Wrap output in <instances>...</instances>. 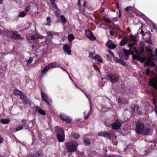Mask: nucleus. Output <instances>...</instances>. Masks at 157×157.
I'll use <instances>...</instances> for the list:
<instances>
[{
  "label": "nucleus",
  "instance_id": "obj_1",
  "mask_svg": "<svg viewBox=\"0 0 157 157\" xmlns=\"http://www.w3.org/2000/svg\"><path fill=\"white\" fill-rule=\"evenodd\" d=\"M77 142L75 141H71L67 142L65 146L68 152H71L75 151L77 149V147L78 146Z\"/></svg>",
  "mask_w": 157,
  "mask_h": 157
},
{
  "label": "nucleus",
  "instance_id": "obj_2",
  "mask_svg": "<svg viewBox=\"0 0 157 157\" xmlns=\"http://www.w3.org/2000/svg\"><path fill=\"white\" fill-rule=\"evenodd\" d=\"M6 33L10 34V37L12 39L15 40H23L24 38L22 37L18 33L17 31H10L7 30Z\"/></svg>",
  "mask_w": 157,
  "mask_h": 157
},
{
  "label": "nucleus",
  "instance_id": "obj_3",
  "mask_svg": "<svg viewBox=\"0 0 157 157\" xmlns=\"http://www.w3.org/2000/svg\"><path fill=\"white\" fill-rule=\"evenodd\" d=\"M119 75L116 74H108L107 75L108 79L109 80L112 84L117 82L119 78Z\"/></svg>",
  "mask_w": 157,
  "mask_h": 157
},
{
  "label": "nucleus",
  "instance_id": "obj_4",
  "mask_svg": "<svg viewBox=\"0 0 157 157\" xmlns=\"http://www.w3.org/2000/svg\"><path fill=\"white\" fill-rule=\"evenodd\" d=\"M123 123V122L120 120H117L109 124L108 127L110 128H120Z\"/></svg>",
  "mask_w": 157,
  "mask_h": 157
},
{
  "label": "nucleus",
  "instance_id": "obj_5",
  "mask_svg": "<svg viewBox=\"0 0 157 157\" xmlns=\"http://www.w3.org/2000/svg\"><path fill=\"white\" fill-rule=\"evenodd\" d=\"M135 131L138 134L143 135L148 134L151 132L149 128H136Z\"/></svg>",
  "mask_w": 157,
  "mask_h": 157
},
{
  "label": "nucleus",
  "instance_id": "obj_6",
  "mask_svg": "<svg viewBox=\"0 0 157 157\" xmlns=\"http://www.w3.org/2000/svg\"><path fill=\"white\" fill-rule=\"evenodd\" d=\"M20 98L26 105H29L31 106V101L29 100L28 97L24 94L20 95Z\"/></svg>",
  "mask_w": 157,
  "mask_h": 157
},
{
  "label": "nucleus",
  "instance_id": "obj_7",
  "mask_svg": "<svg viewBox=\"0 0 157 157\" xmlns=\"http://www.w3.org/2000/svg\"><path fill=\"white\" fill-rule=\"evenodd\" d=\"M131 107L132 110L134 111V112H136L138 115H142L143 113L142 110L139 108V107L138 105H132Z\"/></svg>",
  "mask_w": 157,
  "mask_h": 157
},
{
  "label": "nucleus",
  "instance_id": "obj_8",
  "mask_svg": "<svg viewBox=\"0 0 157 157\" xmlns=\"http://www.w3.org/2000/svg\"><path fill=\"white\" fill-rule=\"evenodd\" d=\"M60 117L62 120L67 123H69L71 122L72 121V119L71 117L64 115H60Z\"/></svg>",
  "mask_w": 157,
  "mask_h": 157
},
{
  "label": "nucleus",
  "instance_id": "obj_9",
  "mask_svg": "<svg viewBox=\"0 0 157 157\" xmlns=\"http://www.w3.org/2000/svg\"><path fill=\"white\" fill-rule=\"evenodd\" d=\"M99 136H104L107 138L110 139L111 137V135L105 131H102L98 133Z\"/></svg>",
  "mask_w": 157,
  "mask_h": 157
},
{
  "label": "nucleus",
  "instance_id": "obj_10",
  "mask_svg": "<svg viewBox=\"0 0 157 157\" xmlns=\"http://www.w3.org/2000/svg\"><path fill=\"white\" fill-rule=\"evenodd\" d=\"M63 50L67 52L68 55H71V47L69 45L67 44H64L63 48Z\"/></svg>",
  "mask_w": 157,
  "mask_h": 157
},
{
  "label": "nucleus",
  "instance_id": "obj_11",
  "mask_svg": "<svg viewBox=\"0 0 157 157\" xmlns=\"http://www.w3.org/2000/svg\"><path fill=\"white\" fill-rule=\"evenodd\" d=\"M106 45L109 48L113 49L116 48V45L113 43L112 40H109L106 43Z\"/></svg>",
  "mask_w": 157,
  "mask_h": 157
},
{
  "label": "nucleus",
  "instance_id": "obj_12",
  "mask_svg": "<svg viewBox=\"0 0 157 157\" xmlns=\"http://www.w3.org/2000/svg\"><path fill=\"white\" fill-rule=\"evenodd\" d=\"M41 93L42 99L45 101L48 105H50L49 99L48 98V97L47 94L42 91H41Z\"/></svg>",
  "mask_w": 157,
  "mask_h": 157
},
{
  "label": "nucleus",
  "instance_id": "obj_13",
  "mask_svg": "<svg viewBox=\"0 0 157 157\" xmlns=\"http://www.w3.org/2000/svg\"><path fill=\"white\" fill-rule=\"evenodd\" d=\"M34 110L36 112H38L39 113L43 115H45L46 114L45 112L43 110L40 109V107L38 106H36L33 108Z\"/></svg>",
  "mask_w": 157,
  "mask_h": 157
},
{
  "label": "nucleus",
  "instance_id": "obj_14",
  "mask_svg": "<svg viewBox=\"0 0 157 157\" xmlns=\"http://www.w3.org/2000/svg\"><path fill=\"white\" fill-rule=\"evenodd\" d=\"M149 84L155 89H156L157 88V81L154 79L150 80Z\"/></svg>",
  "mask_w": 157,
  "mask_h": 157
},
{
  "label": "nucleus",
  "instance_id": "obj_15",
  "mask_svg": "<svg viewBox=\"0 0 157 157\" xmlns=\"http://www.w3.org/2000/svg\"><path fill=\"white\" fill-rule=\"evenodd\" d=\"M136 128H146L144 126V124L140 120H138L135 123Z\"/></svg>",
  "mask_w": 157,
  "mask_h": 157
},
{
  "label": "nucleus",
  "instance_id": "obj_16",
  "mask_svg": "<svg viewBox=\"0 0 157 157\" xmlns=\"http://www.w3.org/2000/svg\"><path fill=\"white\" fill-rule=\"evenodd\" d=\"M21 125L19 126L18 128H27L28 125L27 124V121L26 119H22L21 120Z\"/></svg>",
  "mask_w": 157,
  "mask_h": 157
},
{
  "label": "nucleus",
  "instance_id": "obj_17",
  "mask_svg": "<svg viewBox=\"0 0 157 157\" xmlns=\"http://www.w3.org/2000/svg\"><path fill=\"white\" fill-rule=\"evenodd\" d=\"M56 132H57V135L59 134L60 135L64 136V131L63 128H56Z\"/></svg>",
  "mask_w": 157,
  "mask_h": 157
},
{
  "label": "nucleus",
  "instance_id": "obj_18",
  "mask_svg": "<svg viewBox=\"0 0 157 157\" xmlns=\"http://www.w3.org/2000/svg\"><path fill=\"white\" fill-rule=\"evenodd\" d=\"M128 38L126 37H124L122 39L119 43L120 46H122L126 44L128 42Z\"/></svg>",
  "mask_w": 157,
  "mask_h": 157
},
{
  "label": "nucleus",
  "instance_id": "obj_19",
  "mask_svg": "<svg viewBox=\"0 0 157 157\" xmlns=\"http://www.w3.org/2000/svg\"><path fill=\"white\" fill-rule=\"evenodd\" d=\"M92 58L95 60H98V61L100 63H103V60L102 59L101 57L100 56L98 55H96L92 57Z\"/></svg>",
  "mask_w": 157,
  "mask_h": 157
},
{
  "label": "nucleus",
  "instance_id": "obj_20",
  "mask_svg": "<svg viewBox=\"0 0 157 157\" xmlns=\"http://www.w3.org/2000/svg\"><path fill=\"white\" fill-rule=\"evenodd\" d=\"M146 49L147 51L150 54L151 56H153V52L152 49L151 48V47L150 45H149L146 47Z\"/></svg>",
  "mask_w": 157,
  "mask_h": 157
},
{
  "label": "nucleus",
  "instance_id": "obj_21",
  "mask_svg": "<svg viewBox=\"0 0 157 157\" xmlns=\"http://www.w3.org/2000/svg\"><path fill=\"white\" fill-rule=\"evenodd\" d=\"M13 94L15 95H19L20 97L21 95L24 94L22 91L18 90L17 89L13 90Z\"/></svg>",
  "mask_w": 157,
  "mask_h": 157
},
{
  "label": "nucleus",
  "instance_id": "obj_22",
  "mask_svg": "<svg viewBox=\"0 0 157 157\" xmlns=\"http://www.w3.org/2000/svg\"><path fill=\"white\" fill-rule=\"evenodd\" d=\"M56 65V63L55 62H54L48 64V66L50 69L56 67H57Z\"/></svg>",
  "mask_w": 157,
  "mask_h": 157
},
{
  "label": "nucleus",
  "instance_id": "obj_23",
  "mask_svg": "<svg viewBox=\"0 0 157 157\" xmlns=\"http://www.w3.org/2000/svg\"><path fill=\"white\" fill-rule=\"evenodd\" d=\"M64 136L63 135H60L59 134L57 135V137L59 141L60 142H63L64 140Z\"/></svg>",
  "mask_w": 157,
  "mask_h": 157
},
{
  "label": "nucleus",
  "instance_id": "obj_24",
  "mask_svg": "<svg viewBox=\"0 0 157 157\" xmlns=\"http://www.w3.org/2000/svg\"><path fill=\"white\" fill-rule=\"evenodd\" d=\"M128 46L130 47L129 49L128 50L129 51V54H130L131 55H133L134 54V52L133 51V49H132L133 48L132 44L131 43H129L128 44Z\"/></svg>",
  "mask_w": 157,
  "mask_h": 157
},
{
  "label": "nucleus",
  "instance_id": "obj_25",
  "mask_svg": "<svg viewBox=\"0 0 157 157\" xmlns=\"http://www.w3.org/2000/svg\"><path fill=\"white\" fill-rule=\"evenodd\" d=\"M124 54L125 55V59L127 60L128 59V56L129 55V51L127 49H124L123 50Z\"/></svg>",
  "mask_w": 157,
  "mask_h": 157
},
{
  "label": "nucleus",
  "instance_id": "obj_26",
  "mask_svg": "<svg viewBox=\"0 0 157 157\" xmlns=\"http://www.w3.org/2000/svg\"><path fill=\"white\" fill-rule=\"evenodd\" d=\"M67 39L68 41L69 42H71L75 39V37L73 34H70L68 35Z\"/></svg>",
  "mask_w": 157,
  "mask_h": 157
},
{
  "label": "nucleus",
  "instance_id": "obj_27",
  "mask_svg": "<svg viewBox=\"0 0 157 157\" xmlns=\"http://www.w3.org/2000/svg\"><path fill=\"white\" fill-rule=\"evenodd\" d=\"M85 33L87 37H89L90 36L92 35L93 33L89 29H87L85 31Z\"/></svg>",
  "mask_w": 157,
  "mask_h": 157
},
{
  "label": "nucleus",
  "instance_id": "obj_28",
  "mask_svg": "<svg viewBox=\"0 0 157 157\" xmlns=\"http://www.w3.org/2000/svg\"><path fill=\"white\" fill-rule=\"evenodd\" d=\"M3 124H7L9 123L10 120L9 119H2L0 121Z\"/></svg>",
  "mask_w": 157,
  "mask_h": 157
},
{
  "label": "nucleus",
  "instance_id": "obj_29",
  "mask_svg": "<svg viewBox=\"0 0 157 157\" xmlns=\"http://www.w3.org/2000/svg\"><path fill=\"white\" fill-rule=\"evenodd\" d=\"M27 14L26 12L23 11H21L18 15V16L20 17H24Z\"/></svg>",
  "mask_w": 157,
  "mask_h": 157
},
{
  "label": "nucleus",
  "instance_id": "obj_30",
  "mask_svg": "<svg viewBox=\"0 0 157 157\" xmlns=\"http://www.w3.org/2000/svg\"><path fill=\"white\" fill-rule=\"evenodd\" d=\"M138 52V53L137 54L139 55H141L144 52V47L143 46H140V50Z\"/></svg>",
  "mask_w": 157,
  "mask_h": 157
},
{
  "label": "nucleus",
  "instance_id": "obj_31",
  "mask_svg": "<svg viewBox=\"0 0 157 157\" xmlns=\"http://www.w3.org/2000/svg\"><path fill=\"white\" fill-rule=\"evenodd\" d=\"M46 19L47 22L45 24V25L50 26L51 22V18L49 17H47Z\"/></svg>",
  "mask_w": 157,
  "mask_h": 157
},
{
  "label": "nucleus",
  "instance_id": "obj_32",
  "mask_svg": "<svg viewBox=\"0 0 157 157\" xmlns=\"http://www.w3.org/2000/svg\"><path fill=\"white\" fill-rule=\"evenodd\" d=\"M49 68L47 65V66H46L42 71L41 73H44L46 72L47 71H48L49 70Z\"/></svg>",
  "mask_w": 157,
  "mask_h": 157
},
{
  "label": "nucleus",
  "instance_id": "obj_33",
  "mask_svg": "<svg viewBox=\"0 0 157 157\" xmlns=\"http://www.w3.org/2000/svg\"><path fill=\"white\" fill-rule=\"evenodd\" d=\"M84 143L86 145H89L90 144V143L89 139L85 138L84 140Z\"/></svg>",
  "mask_w": 157,
  "mask_h": 157
},
{
  "label": "nucleus",
  "instance_id": "obj_34",
  "mask_svg": "<svg viewBox=\"0 0 157 157\" xmlns=\"http://www.w3.org/2000/svg\"><path fill=\"white\" fill-rule=\"evenodd\" d=\"M116 61L117 62L120 63L122 65L124 66H125L126 64V63L125 62L122 60L121 61L120 59H116Z\"/></svg>",
  "mask_w": 157,
  "mask_h": 157
},
{
  "label": "nucleus",
  "instance_id": "obj_35",
  "mask_svg": "<svg viewBox=\"0 0 157 157\" xmlns=\"http://www.w3.org/2000/svg\"><path fill=\"white\" fill-rule=\"evenodd\" d=\"M103 19L107 23H111V21L109 17L106 18L105 17H104Z\"/></svg>",
  "mask_w": 157,
  "mask_h": 157
},
{
  "label": "nucleus",
  "instance_id": "obj_36",
  "mask_svg": "<svg viewBox=\"0 0 157 157\" xmlns=\"http://www.w3.org/2000/svg\"><path fill=\"white\" fill-rule=\"evenodd\" d=\"M90 40H96V37L92 34L89 37H88Z\"/></svg>",
  "mask_w": 157,
  "mask_h": 157
},
{
  "label": "nucleus",
  "instance_id": "obj_37",
  "mask_svg": "<svg viewBox=\"0 0 157 157\" xmlns=\"http://www.w3.org/2000/svg\"><path fill=\"white\" fill-rule=\"evenodd\" d=\"M60 17L61 18V20L63 23H65L66 22V19L63 16L61 15L60 16Z\"/></svg>",
  "mask_w": 157,
  "mask_h": 157
},
{
  "label": "nucleus",
  "instance_id": "obj_38",
  "mask_svg": "<svg viewBox=\"0 0 157 157\" xmlns=\"http://www.w3.org/2000/svg\"><path fill=\"white\" fill-rule=\"evenodd\" d=\"M90 113V112H89V113H88L87 114H86V111H85L84 113V117L85 119H87L89 117Z\"/></svg>",
  "mask_w": 157,
  "mask_h": 157
},
{
  "label": "nucleus",
  "instance_id": "obj_39",
  "mask_svg": "<svg viewBox=\"0 0 157 157\" xmlns=\"http://www.w3.org/2000/svg\"><path fill=\"white\" fill-rule=\"evenodd\" d=\"M152 27L153 29L155 30L156 33H157V27L156 25L153 23L152 24Z\"/></svg>",
  "mask_w": 157,
  "mask_h": 157
},
{
  "label": "nucleus",
  "instance_id": "obj_40",
  "mask_svg": "<svg viewBox=\"0 0 157 157\" xmlns=\"http://www.w3.org/2000/svg\"><path fill=\"white\" fill-rule=\"evenodd\" d=\"M132 7L131 6H128L125 8V11L128 12L129 11H131Z\"/></svg>",
  "mask_w": 157,
  "mask_h": 157
},
{
  "label": "nucleus",
  "instance_id": "obj_41",
  "mask_svg": "<svg viewBox=\"0 0 157 157\" xmlns=\"http://www.w3.org/2000/svg\"><path fill=\"white\" fill-rule=\"evenodd\" d=\"M30 9V6L29 5H28L27 6L25 9V11L26 12H29Z\"/></svg>",
  "mask_w": 157,
  "mask_h": 157
},
{
  "label": "nucleus",
  "instance_id": "obj_42",
  "mask_svg": "<svg viewBox=\"0 0 157 157\" xmlns=\"http://www.w3.org/2000/svg\"><path fill=\"white\" fill-rule=\"evenodd\" d=\"M108 53L109 54H111L113 57L115 59V58H117V57H115V56L114 55L113 52H112L111 50L109 49L108 50Z\"/></svg>",
  "mask_w": 157,
  "mask_h": 157
},
{
  "label": "nucleus",
  "instance_id": "obj_43",
  "mask_svg": "<svg viewBox=\"0 0 157 157\" xmlns=\"http://www.w3.org/2000/svg\"><path fill=\"white\" fill-rule=\"evenodd\" d=\"M118 31H119V35L122 36L124 34V32L121 30L120 29H118Z\"/></svg>",
  "mask_w": 157,
  "mask_h": 157
},
{
  "label": "nucleus",
  "instance_id": "obj_44",
  "mask_svg": "<svg viewBox=\"0 0 157 157\" xmlns=\"http://www.w3.org/2000/svg\"><path fill=\"white\" fill-rule=\"evenodd\" d=\"M142 59L139 56H138L137 60L138 61H140L141 63L144 62V60H142Z\"/></svg>",
  "mask_w": 157,
  "mask_h": 157
},
{
  "label": "nucleus",
  "instance_id": "obj_45",
  "mask_svg": "<svg viewBox=\"0 0 157 157\" xmlns=\"http://www.w3.org/2000/svg\"><path fill=\"white\" fill-rule=\"evenodd\" d=\"M93 67L94 69L97 71H98L100 72V70L98 68V67L96 65L94 64L93 65Z\"/></svg>",
  "mask_w": 157,
  "mask_h": 157
},
{
  "label": "nucleus",
  "instance_id": "obj_46",
  "mask_svg": "<svg viewBox=\"0 0 157 157\" xmlns=\"http://www.w3.org/2000/svg\"><path fill=\"white\" fill-rule=\"evenodd\" d=\"M133 51L134 52H135V53H136L137 54H138V51L137 50V48L136 47H133V48H132Z\"/></svg>",
  "mask_w": 157,
  "mask_h": 157
},
{
  "label": "nucleus",
  "instance_id": "obj_47",
  "mask_svg": "<svg viewBox=\"0 0 157 157\" xmlns=\"http://www.w3.org/2000/svg\"><path fill=\"white\" fill-rule=\"evenodd\" d=\"M150 72V70L149 68H147L146 71V74L147 75H149Z\"/></svg>",
  "mask_w": 157,
  "mask_h": 157
},
{
  "label": "nucleus",
  "instance_id": "obj_48",
  "mask_svg": "<svg viewBox=\"0 0 157 157\" xmlns=\"http://www.w3.org/2000/svg\"><path fill=\"white\" fill-rule=\"evenodd\" d=\"M47 34L49 36H50L51 37L53 36V34L52 32H51V31H48L47 32Z\"/></svg>",
  "mask_w": 157,
  "mask_h": 157
},
{
  "label": "nucleus",
  "instance_id": "obj_49",
  "mask_svg": "<svg viewBox=\"0 0 157 157\" xmlns=\"http://www.w3.org/2000/svg\"><path fill=\"white\" fill-rule=\"evenodd\" d=\"M28 157H38L37 155L36 154H29Z\"/></svg>",
  "mask_w": 157,
  "mask_h": 157
},
{
  "label": "nucleus",
  "instance_id": "obj_50",
  "mask_svg": "<svg viewBox=\"0 0 157 157\" xmlns=\"http://www.w3.org/2000/svg\"><path fill=\"white\" fill-rule=\"evenodd\" d=\"M73 136L74 137L75 139H78L79 137V135L78 134L76 133L74 134Z\"/></svg>",
  "mask_w": 157,
  "mask_h": 157
},
{
  "label": "nucleus",
  "instance_id": "obj_51",
  "mask_svg": "<svg viewBox=\"0 0 157 157\" xmlns=\"http://www.w3.org/2000/svg\"><path fill=\"white\" fill-rule=\"evenodd\" d=\"M32 61L33 59L30 58L27 62V64L28 65L32 63Z\"/></svg>",
  "mask_w": 157,
  "mask_h": 157
},
{
  "label": "nucleus",
  "instance_id": "obj_52",
  "mask_svg": "<svg viewBox=\"0 0 157 157\" xmlns=\"http://www.w3.org/2000/svg\"><path fill=\"white\" fill-rule=\"evenodd\" d=\"M3 139L0 135V144L2 143H3Z\"/></svg>",
  "mask_w": 157,
  "mask_h": 157
},
{
  "label": "nucleus",
  "instance_id": "obj_53",
  "mask_svg": "<svg viewBox=\"0 0 157 157\" xmlns=\"http://www.w3.org/2000/svg\"><path fill=\"white\" fill-rule=\"evenodd\" d=\"M51 1V5H52L54 4H55V0H49Z\"/></svg>",
  "mask_w": 157,
  "mask_h": 157
},
{
  "label": "nucleus",
  "instance_id": "obj_54",
  "mask_svg": "<svg viewBox=\"0 0 157 157\" xmlns=\"http://www.w3.org/2000/svg\"><path fill=\"white\" fill-rule=\"evenodd\" d=\"M140 33L141 34V35H142V36H144L145 35V34L144 33V32L143 30H142V29L141 30V32H140Z\"/></svg>",
  "mask_w": 157,
  "mask_h": 157
},
{
  "label": "nucleus",
  "instance_id": "obj_55",
  "mask_svg": "<svg viewBox=\"0 0 157 157\" xmlns=\"http://www.w3.org/2000/svg\"><path fill=\"white\" fill-rule=\"evenodd\" d=\"M36 39L35 36V35H32L31 36V40H35Z\"/></svg>",
  "mask_w": 157,
  "mask_h": 157
},
{
  "label": "nucleus",
  "instance_id": "obj_56",
  "mask_svg": "<svg viewBox=\"0 0 157 157\" xmlns=\"http://www.w3.org/2000/svg\"><path fill=\"white\" fill-rule=\"evenodd\" d=\"M138 56L136 55H133L132 56V58L134 60L137 59Z\"/></svg>",
  "mask_w": 157,
  "mask_h": 157
},
{
  "label": "nucleus",
  "instance_id": "obj_57",
  "mask_svg": "<svg viewBox=\"0 0 157 157\" xmlns=\"http://www.w3.org/2000/svg\"><path fill=\"white\" fill-rule=\"evenodd\" d=\"M109 33L111 36H113L114 35V32L113 31H110Z\"/></svg>",
  "mask_w": 157,
  "mask_h": 157
},
{
  "label": "nucleus",
  "instance_id": "obj_58",
  "mask_svg": "<svg viewBox=\"0 0 157 157\" xmlns=\"http://www.w3.org/2000/svg\"><path fill=\"white\" fill-rule=\"evenodd\" d=\"M52 6H53V7L55 9H57V6L56 5V4H54L52 5Z\"/></svg>",
  "mask_w": 157,
  "mask_h": 157
},
{
  "label": "nucleus",
  "instance_id": "obj_59",
  "mask_svg": "<svg viewBox=\"0 0 157 157\" xmlns=\"http://www.w3.org/2000/svg\"><path fill=\"white\" fill-rule=\"evenodd\" d=\"M18 128H16L15 130H14L13 132H15L17 131H19L20 130H21L23 128H20V129H18Z\"/></svg>",
  "mask_w": 157,
  "mask_h": 157
},
{
  "label": "nucleus",
  "instance_id": "obj_60",
  "mask_svg": "<svg viewBox=\"0 0 157 157\" xmlns=\"http://www.w3.org/2000/svg\"><path fill=\"white\" fill-rule=\"evenodd\" d=\"M112 144L114 145H116L117 142L116 141H112Z\"/></svg>",
  "mask_w": 157,
  "mask_h": 157
},
{
  "label": "nucleus",
  "instance_id": "obj_61",
  "mask_svg": "<svg viewBox=\"0 0 157 157\" xmlns=\"http://www.w3.org/2000/svg\"><path fill=\"white\" fill-rule=\"evenodd\" d=\"M77 5L78 6H80L81 5V1L80 0H78V2L77 3Z\"/></svg>",
  "mask_w": 157,
  "mask_h": 157
},
{
  "label": "nucleus",
  "instance_id": "obj_62",
  "mask_svg": "<svg viewBox=\"0 0 157 157\" xmlns=\"http://www.w3.org/2000/svg\"><path fill=\"white\" fill-rule=\"evenodd\" d=\"M107 157H122L121 156H118L117 155H112V156H108Z\"/></svg>",
  "mask_w": 157,
  "mask_h": 157
},
{
  "label": "nucleus",
  "instance_id": "obj_63",
  "mask_svg": "<svg viewBox=\"0 0 157 157\" xmlns=\"http://www.w3.org/2000/svg\"><path fill=\"white\" fill-rule=\"evenodd\" d=\"M94 55V53L92 52H90L89 54V57H90L91 56H92Z\"/></svg>",
  "mask_w": 157,
  "mask_h": 157
},
{
  "label": "nucleus",
  "instance_id": "obj_64",
  "mask_svg": "<svg viewBox=\"0 0 157 157\" xmlns=\"http://www.w3.org/2000/svg\"><path fill=\"white\" fill-rule=\"evenodd\" d=\"M151 65L153 67H155V64L153 62H151Z\"/></svg>",
  "mask_w": 157,
  "mask_h": 157
}]
</instances>
